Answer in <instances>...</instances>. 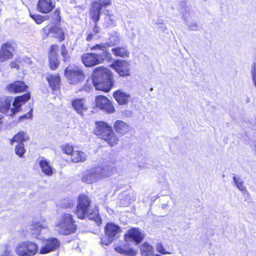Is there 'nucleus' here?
<instances>
[{"instance_id": "obj_1", "label": "nucleus", "mask_w": 256, "mask_h": 256, "mask_svg": "<svg viewBox=\"0 0 256 256\" xmlns=\"http://www.w3.org/2000/svg\"><path fill=\"white\" fill-rule=\"evenodd\" d=\"M93 85L96 90L109 92L114 83L112 72L106 68L98 67L92 76Z\"/></svg>"}, {"instance_id": "obj_2", "label": "nucleus", "mask_w": 256, "mask_h": 256, "mask_svg": "<svg viewBox=\"0 0 256 256\" xmlns=\"http://www.w3.org/2000/svg\"><path fill=\"white\" fill-rule=\"evenodd\" d=\"M72 216L69 213H62L58 218L56 226L58 232L64 235H69L76 232L77 226Z\"/></svg>"}, {"instance_id": "obj_3", "label": "nucleus", "mask_w": 256, "mask_h": 256, "mask_svg": "<svg viewBox=\"0 0 256 256\" xmlns=\"http://www.w3.org/2000/svg\"><path fill=\"white\" fill-rule=\"evenodd\" d=\"M96 134L105 140L111 146L118 144V138L111 126L103 122H98L96 123Z\"/></svg>"}, {"instance_id": "obj_4", "label": "nucleus", "mask_w": 256, "mask_h": 256, "mask_svg": "<svg viewBox=\"0 0 256 256\" xmlns=\"http://www.w3.org/2000/svg\"><path fill=\"white\" fill-rule=\"evenodd\" d=\"M99 53H86L81 56L82 60L86 67H92L102 64L104 60L110 58V54L105 50H100Z\"/></svg>"}, {"instance_id": "obj_5", "label": "nucleus", "mask_w": 256, "mask_h": 256, "mask_svg": "<svg viewBox=\"0 0 256 256\" xmlns=\"http://www.w3.org/2000/svg\"><path fill=\"white\" fill-rule=\"evenodd\" d=\"M110 175V172L108 168L98 166L85 172L82 180L88 184H92Z\"/></svg>"}, {"instance_id": "obj_6", "label": "nucleus", "mask_w": 256, "mask_h": 256, "mask_svg": "<svg viewBox=\"0 0 256 256\" xmlns=\"http://www.w3.org/2000/svg\"><path fill=\"white\" fill-rule=\"evenodd\" d=\"M122 232L120 227L114 223H108L104 228L106 236L101 238L100 244L102 246H108L116 238H118Z\"/></svg>"}, {"instance_id": "obj_7", "label": "nucleus", "mask_w": 256, "mask_h": 256, "mask_svg": "<svg viewBox=\"0 0 256 256\" xmlns=\"http://www.w3.org/2000/svg\"><path fill=\"white\" fill-rule=\"evenodd\" d=\"M64 74L70 83L77 84L84 79V74L82 70L74 65L67 67L64 70Z\"/></svg>"}, {"instance_id": "obj_8", "label": "nucleus", "mask_w": 256, "mask_h": 256, "mask_svg": "<svg viewBox=\"0 0 256 256\" xmlns=\"http://www.w3.org/2000/svg\"><path fill=\"white\" fill-rule=\"evenodd\" d=\"M15 252L20 256H34L38 252V246L29 240L22 242L16 246Z\"/></svg>"}, {"instance_id": "obj_9", "label": "nucleus", "mask_w": 256, "mask_h": 256, "mask_svg": "<svg viewBox=\"0 0 256 256\" xmlns=\"http://www.w3.org/2000/svg\"><path fill=\"white\" fill-rule=\"evenodd\" d=\"M91 201L90 198L84 194L80 196L76 212L78 218L83 219L86 216L92 214L90 210Z\"/></svg>"}, {"instance_id": "obj_10", "label": "nucleus", "mask_w": 256, "mask_h": 256, "mask_svg": "<svg viewBox=\"0 0 256 256\" xmlns=\"http://www.w3.org/2000/svg\"><path fill=\"white\" fill-rule=\"evenodd\" d=\"M112 68L120 76L124 77L130 76V64L124 60H116L111 65Z\"/></svg>"}, {"instance_id": "obj_11", "label": "nucleus", "mask_w": 256, "mask_h": 256, "mask_svg": "<svg viewBox=\"0 0 256 256\" xmlns=\"http://www.w3.org/2000/svg\"><path fill=\"white\" fill-rule=\"evenodd\" d=\"M95 102L96 107L107 113L112 114L115 110L110 101L104 96H97L96 98Z\"/></svg>"}, {"instance_id": "obj_12", "label": "nucleus", "mask_w": 256, "mask_h": 256, "mask_svg": "<svg viewBox=\"0 0 256 256\" xmlns=\"http://www.w3.org/2000/svg\"><path fill=\"white\" fill-rule=\"evenodd\" d=\"M43 31L46 36L56 38L60 41H62L64 38V30L57 26L48 25L43 28Z\"/></svg>"}, {"instance_id": "obj_13", "label": "nucleus", "mask_w": 256, "mask_h": 256, "mask_svg": "<svg viewBox=\"0 0 256 256\" xmlns=\"http://www.w3.org/2000/svg\"><path fill=\"white\" fill-rule=\"evenodd\" d=\"M60 245L58 240L54 238H50L44 240V244L40 250V254H46L55 250Z\"/></svg>"}, {"instance_id": "obj_14", "label": "nucleus", "mask_w": 256, "mask_h": 256, "mask_svg": "<svg viewBox=\"0 0 256 256\" xmlns=\"http://www.w3.org/2000/svg\"><path fill=\"white\" fill-rule=\"evenodd\" d=\"M14 48L12 44L5 43L2 45L0 48V62H3L11 58L13 56Z\"/></svg>"}, {"instance_id": "obj_15", "label": "nucleus", "mask_w": 256, "mask_h": 256, "mask_svg": "<svg viewBox=\"0 0 256 256\" xmlns=\"http://www.w3.org/2000/svg\"><path fill=\"white\" fill-rule=\"evenodd\" d=\"M30 98V94L29 93H27L21 96H17L13 102V106L14 107V108L11 109L10 114H8L10 116L14 114L16 112L19 110V108H20V106H22V104H24Z\"/></svg>"}, {"instance_id": "obj_16", "label": "nucleus", "mask_w": 256, "mask_h": 256, "mask_svg": "<svg viewBox=\"0 0 256 256\" xmlns=\"http://www.w3.org/2000/svg\"><path fill=\"white\" fill-rule=\"evenodd\" d=\"M143 233L138 228H132L125 234V238L128 240L132 238L137 244L140 243L144 238Z\"/></svg>"}, {"instance_id": "obj_17", "label": "nucleus", "mask_w": 256, "mask_h": 256, "mask_svg": "<svg viewBox=\"0 0 256 256\" xmlns=\"http://www.w3.org/2000/svg\"><path fill=\"white\" fill-rule=\"evenodd\" d=\"M54 6V4L52 0H39L38 3V10L42 13H48Z\"/></svg>"}, {"instance_id": "obj_18", "label": "nucleus", "mask_w": 256, "mask_h": 256, "mask_svg": "<svg viewBox=\"0 0 256 256\" xmlns=\"http://www.w3.org/2000/svg\"><path fill=\"white\" fill-rule=\"evenodd\" d=\"M114 250L116 252L128 256H136L138 254V250L130 246L128 244L123 246L115 245Z\"/></svg>"}, {"instance_id": "obj_19", "label": "nucleus", "mask_w": 256, "mask_h": 256, "mask_svg": "<svg viewBox=\"0 0 256 256\" xmlns=\"http://www.w3.org/2000/svg\"><path fill=\"white\" fill-rule=\"evenodd\" d=\"M113 96L120 105L127 104L130 98L129 94L122 90H118L114 92Z\"/></svg>"}, {"instance_id": "obj_20", "label": "nucleus", "mask_w": 256, "mask_h": 256, "mask_svg": "<svg viewBox=\"0 0 256 256\" xmlns=\"http://www.w3.org/2000/svg\"><path fill=\"white\" fill-rule=\"evenodd\" d=\"M48 228V226L44 222H34L30 226V234L34 237H36L40 234L42 229Z\"/></svg>"}, {"instance_id": "obj_21", "label": "nucleus", "mask_w": 256, "mask_h": 256, "mask_svg": "<svg viewBox=\"0 0 256 256\" xmlns=\"http://www.w3.org/2000/svg\"><path fill=\"white\" fill-rule=\"evenodd\" d=\"M114 130L120 135L123 136L127 134L130 130V126L126 122L120 120H116L114 124Z\"/></svg>"}, {"instance_id": "obj_22", "label": "nucleus", "mask_w": 256, "mask_h": 256, "mask_svg": "<svg viewBox=\"0 0 256 256\" xmlns=\"http://www.w3.org/2000/svg\"><path fill=\"white\" fill-rule=\"evenodd\" d=\"M58 50L57 46H52L49 56V61L50 67L52 70H55L57 68L59 63L57 59L56 52Z\"/></svg>"}, {"instance_id": "obj_23", "label": "nucleus", "mask_w": 256, "mask_h": 256, "mask_svg": "<svg viewBox=\"0 0 256 256\" xmlns=\"http://www.w3.org/2000/svg\"><path fill=\"white\" fill-rule=\"evenodd\" d=\"M110 42L109 44H96L94 46L91 48L92 50L98 49V50H105L106 46H110L112 45L116 44L120 41L119 36L115 33L114 34L110 36L109 38Z\"/></svg>"}, {"instance_id": "obj_24", "label": "nucleus", "mask_w": 256, "mask_h": 256, "mask_svg": "<svg viewBox=\"0 0 256 256\" xmlns=\"http://www.w3.org/2000/svg\"><path fill=\"white\" fill-rule=\"evenodd\" d=\"M46 80L54 90H57L60 87V79L58 74H48L46 76Z\"/></svg>"}, {"instance_id": "obj_25", "label": "nucleus", "mask_w": 256, "mask_h": 256, "mask_svg": "<svg viewBox=\"0 0 256 256\" xmlns=\"http://www.w3.org/2000/svg\"><path fill=\"white\" fill-rule=\"evenodd\" d=\"M101 10L100 4L94 2L92 4L90 14L91 18L95 23L99 20Z\"/></svg>"}, {"instance_id": "obj_26", "label": "nucleus", "mask_w": 256, "mask_h": 256, "mask_svg": "<svg viewBox=\"0 0 256 256\" xmlns=\"http://www.w3.org/2000/svg\"><path fill=\"white\" fill-rule=\"evenodd\" d=\"M26 88L27 86L23 82L18 81L10 84L7 86V89L10 92L17 93L24 91Z\"/></svg>"}, {"instance_id": "obj_27", "label": "nucleus", "mask_w": 256, "mask_h": 256, "mask_svg": "<svg viewBox=\"0 0 256 256\" xmlns=\"http://www.w3.org/2000/svg\"><path fill=\"white\" fill-rule=\"evenodd\" d=\"M38 164L42 172L46 175L52 176L53 174L54 169L46 160L40 159Z\"/></svg>"}, {"instance_id": "obj_28", "label": "nucleus", "mask_w": 256, "mask_h": 256, "mask_svg": "<svg viewBox=\"0 0 256 256\" xmlns=\"http://www.w3.org/2000/svg\"><path fill=\"white\" fill-rule=\"evenodd\" d=\"M72 106L78 113L82 114V112L87 110V106L84 99L78 98L72 102Z\"/></svg>"}, {"instance_id": "obj_29", "label": "nucleus", "mask_w": 256, "mask_h": 256, "mask_svg": "<svg viewBox=\"0 0 256 256\" xmlns=\"http://www.w3.org/2000/svg\"><path fill=\"white\" fill-rule=\"evenodd\" d=\"M86 154L80 150H74L72 153L70 158L74 162H82L86 160Z\"/></svg>"}, {"instance_id": "obj_30", "label": "nucleus", "mask_w": 256, "mask_h": 256, "mask_svg": "<svg viewBox=\"0 0 256 256\" xmlns=\"http://www.w3.org/2000/svg\"><path fill=\"white\" fill-rule=\"evenodd\" d=\"M140 251L142 256H160L158 254L155 256L152 247L146 242L141 246Z\"/></svg>"}, {"instance_id": "obj_31", "label": "nucleus", "mask_w": 256, "mask_h": 256, "mask_svg": "<svg viewBox=\"0 0 256 256\" xmlns=\"http://www.w3.org/2000/svg\"><path fill=\"white\" fill-rule=\"evenodd\" d=\"M29 139L28 134L24 132H20L16 134L10 140L11 144H13L14 142L23 143Z\"/></svg>"}, {"instance_id": "obj_32", "label": "nucleus", "mask_w": 256, "mask_h": 256, "mask_svg": "<svg viewBox=\"0 0 256 256\" xmlns=\"http://www.w3.org/2000/svg\"><path fill=\"white\" fill-rule=\"evenodd\" d=\"M112 54L116 56H120L122 58L128 57L130 52L128 50L124 47H118L112 48Z\"/></svg>"}, {"instance_id": "obj_33", "label": "nucleus", "mask_w": 256, "mask_h": 256, "mask_svg": "<svg viewBox=\"0 0 256 256\" xmlns=\"http://www.w3.org/2000/svg\"><path fill=\"white\" fill-rule=\"evenodd\" d=\"M233 180L235 184L240 190L244 194H248L246 187L244 185V182L239 176H234Z\"/></svg>"}, {"instance_id": "obj_34", "label": "nucleus", "mask_w": 256, "mask_h": 256, "mask_svg": "<svg viewBox=\"0 0 256 256\" xmlns=\"http://www.w3.org/2000/svg\"><path fill=\"white\" fill-rule=\"evenodd\" d=\"M16 154L20 157L22 158L26 152V149L23 143H20L17 144L15 148Z\"/></svg>"}, {"instance_id": "obj_35", "label": "nucleus", "mask_w": 256, "mask_h": 256, "mask_svg": "<svg viewBox=\"0 0 256 256\" xmlns=\"http://www.w3.org/2000/svg\"><path fill=\"white\" fill-rule=\"evenodd\" d=\"M30 17L38 24H40L47 20V16H42L40 15L30 14Z\"/></svg>"}, {"instance_id": "obj_36", "label": "nucleus", "mask_w": 256, "mask_h": 256, "mask_svg": "<svg viewBox=\"0 0 256 256\" xmlns=\"http://www.w3.org/2000/svg\"><path fill=\"white\" fill-rule=\"evenodd\" d=\"M62 151L66 154L72 156V153L74 151V148L72 146L68 144H64L61 146Z\"/></svg>"}, {"instance_id": "obj_37", "label": "nucleus", "mask_w": 256, "mask_h": 256, "mask_svg": "<svg viewBox=\"0 0 256 256\" xmlns=\"http://www.w3.org/2000/svg\"><path fill=\"white\" fill-rule=\"evenodd\" d=\"M10 106V102L5 101L4 103L0 102V113L4 114L8 112Z\"/></svg>"}, {"instance_id": "obj_38", "label": "nucleus", "mask_w": 256, "mask_h": 256, "mask_svg": "<svg viewBox=\"0 0 256 256\" xmlns=\"http://www.w3.org/2000/svg\"><path fill=\"white\" fill-rule=\"evenodd\" d=\"M107 24L110 26H114L116 24V18L113 14H108L106 18Z\"/></svg>"}, {"instance_id": "obj_39", "label": "nucleus", "mask_w": 256, "mask_h": 256, "mask_svg": "<svg viewBox=\"0 0 256 256\" xmlns=\"http://www.w3.org/2000/svg\"><path fill=\"white\" fill-rule=\"evenodd\" d=\"M94 2L100 4V7L101 9L104 8H106L112 4L111 0H98L94 1Z\"/></svg>"}, {"instance_id": "obj_40", "label": "nucleus", "mask_w": 256, "mask_h": 256, "mask_svg": "<svg viewBox=\"0 0 256 256\" xmlns=\"http://www.w3.org/2000/svg\"><path fill=\"white\" fill-rule=\"evenodd\" d=\"M156 248L157 251L160 253H161L162 254H170V252H169L166 249L164 248V247L162 246V244L160 242L156 244Z\"/></svg>"}, {"instance_id": "obj_41", "label": "nucleus", "mask_w": 256, "mask_h": 256, "mask_svg": "<svg viewBox=\"0 0 256 256\" xmlns=\"http://www.w3.org/2000/svg\"><path fill=\"white\" fill-rule=\"evenodd\" d=\"M60 50L62 55L63 56L64 60L65 62L67 61L70 58V57L68 54V51L66 50L64 45L63 44L61 46Z\"/></svg>"}, {"instance_id": "obj_42", "label": "nucleus", "mask_w": 256, "mask_h": 256, "mask_svg": "<svg viewBox=\"0 0 256 256\" xmlns=\"http://www.w3.org/2000/svg\"><path fill=\"white\" fill-rule=\"evenodd\" d=\"M0 256H13L12 249L9 246H6L2 252Z\"/></svg>"}, {"instance_id": "obj_43", "label": "nucleus", "mask_w": 256, "mask_h": 256, "mask_svg": "<svg viewBox=\"0 0 256 256\" xmlns=\"http://www.w3.org/2000/svg\"><path fill=\"white\" fill-rule=\"evenodd\" d=\"M98 38L97 36L94 34L92 32H90L88 34L86 39L87 41L90 42L92 40L96 38Z\"/></svg>"}, {"instance_id": "obj_44", "label": "nucleus", "mask_w": 256, "mask_h": 256, "mask_svg": "<svg viewBox=\"0 0 256 256\" xmlns=\"http://www.w3.org/2000/svg\"><path fill=\"white\" fill-rule=\"evenodd\" d=\"M96 23H95L94 27L93 29V32H92V34L96 36V34H98L100 30V28L97 26Z\"/></svg>"}, {"instance_id": "obj_45", "label": "nucleus", "mask_w": 256, "mask_h": 256, "mask_svg": "<svg viewBox=\"0 0 256 256\" xmlns=\"http://www.w3.org/2000/svg\"><path fill=\"white\" fill-rule=\"evenodd\" d=\"M32 116V110H30L26 115L22 116V118H31Z\"/></svg>"}, {"instance_id": "obj_46", "label": "nucleus", "mask_w": 256, "mask_h": 256, "mask_svg": "<svg viewBox=\"0 0 256 256\" xmlns=\"http://www.w3.org/2000/svg\"><path fill=\"white\" fill-rule=\"evenodd\" d=\"M10 66L12 68H18V66H17L16 63L15 62H12L10 64Z\"/></svg>"}, {"instance_id": "obj_47", "label": "nucleus", "mask_w": 256, "mask_h": 256, "mask_svg": "<svg viewBox=\"0 0 256 256\" xmlns=\"http://www.w3.org/2000/svg\"><path fill=\"white\" fill-rule=\"evenodd\" d=\"M4 118V116L2 114H0V130L2 128V118Z\"/></svg>"}, {"instance_id": "obj_48", "label": "nucleus", "mask_w": 256, "mask_h": 256, "mask_svg": "<svg viewBox=\"0 0 256 256\" xmlns=\"http://www.w3.org/2000/svg\"><path fill=\"white\" fill-rule=\"evenodd\" d=\"M162 28H164V29L166 28V26L164 25V26H162Z\"/></svg>"}]
</instances>
